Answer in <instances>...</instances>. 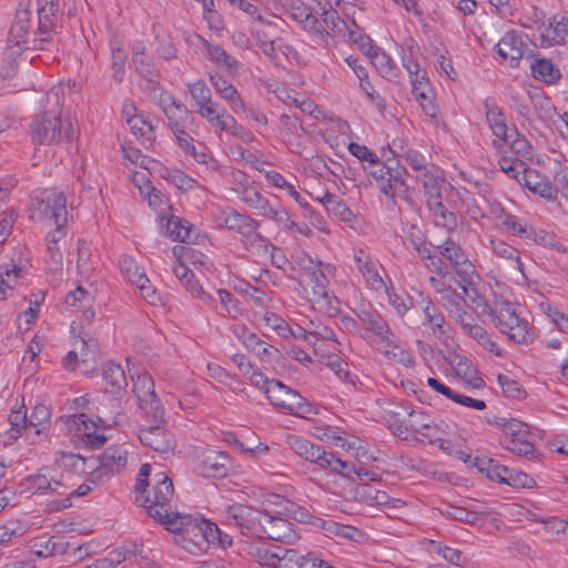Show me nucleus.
I'll return each instance as SVG.
<instances>
[{
    "mask_svg": "<svg viewBox=\"0 0 568 568\" xmlns=\"http://www.w3.org/2000/svg\"><path fill=\"white\" fill-rule=\"evenodd\" d=\"M152 480L150 490L146 489L144 494L136 495V503L145 508L150 517L164 525L170 531L189 532L193 530L196 525L191 516L172 510L170 503L174 495V488L168 475L162 471L156 473Z\"/></svg>",
    "mask_w": 568,
    "mask_h": 568,
    "instance_id": "nucleus-1",
    "label": "nucleus"
},
{
    "mask_svg": "<svg viewBox=\"0 0 568 568\" xmlns=\"http://www.w3.org/2000/svg\"><path fill=\"white\" fill-rule=\"evenodd\" d=\"M308 266L303 267L300 280L306 300L318 312L327 316L336 315L339 311V301L327 288L329 282L321 267V262L314 264L308 258Z\"/></svg>",
    "mask_w": 568,
    "mask_h": 568,
    "instance_id": "nucleus-2",
    "label": "nucleus"
},
{
    "mask_svg": "<svg viewBox=\"0 0 568 568\" xmlns=\"http://www.w3.org/2000/svg\"><path fill=\"white\" fill-rule=\"evenodd\" d=\"M31 136L38 144L51 145L72 142L77 131L70 116H62L61 111L50 110L34 118Z\"/></svg>",
    "mask_w": 568,
    "mask_h": 568,
    "instance_id": "nucleus-3",
    "label": "nucleus"
},
{
    "mask_svg": "<svg viewBox=\"0 0 568 568\" xmlns=\"http://www.w3.org/2000/svg\"><path fill=\"white\" fill-rule=\"evenodd\" d=\"M371 174L375 179L379 191L388 197L392 204L396 203V196L412 203L410 187L405 180L407 170L404 166L398 163H395V166L382 163Z\"/></svg>",
    "mask_w": 568,
    "mask_h": 568,
    "instance_id": "nucleus-4",
    "label": "nucleus"
},
{
    "mask_svg": "<svg viewBox=\"0 0 568 568\" xmlns=\"http://www.w3.org/2000/svg\"><path fill=\"white\" fill-rule=\"evenodd\" d=\"M494 323L500 333L508 335L509 339L515 343L529 344L536 338L535 328L527 321L520 318L508 302L499 303Z\"/></svg>",
    "mask_w": 568,
    "mask_h": 568,
    "instance_id": "nucleus-5",
    "label": "nucleus"
},
{
    "mask_svg": "<svg viewBox=\"0 0 568 568\" xmlns=\"http://www.w3.org/2000/svg\"><path fill=\"white\" fill-rule=\"evenodd\" d=\"M129 446L116 444L108 446L98 457L99 465L89 474L92 484H102L114 475L125 470L129 457Z\"/></svg>",
    "mask_w": 568,
    "mask_h": 568,
    "instance_id": "nucleus-6",
    "label": "nucleus"
},
{
    "mask_svg": "<svg viewBox=\"0 0 568 568\" xmlns=\"http://www.w3.org/2000/svg\"><path fill=\"white\" fill-rule=\"evenodd\" d=\"M67 200L63 192L47 189L37 197L32 219L53 223L59 229L67 223Z\"/></svg>",
    "mask_w": 568,
    "mask_h": 568,
    "instance_id": "nucleus-7",
    "label": "nucleus"
},
{
    "mask_svg": "<svg viewBox=\"0 0 568 568\" xmlns=\"http://www.w3.org/2000/svg\"><path fill=\"white\" fill-rule=\"evenodd\" d=\"M219 223L222 227L240 233L246 248L266 247V240L257 232L260 223L250 216L225 210L219 215Z\"/></svg>",
    "mask_w": 568,
    "mask_h": 568,
    "instance_id": "nucleus-8",
    "label": "nucleus"
},
{
    "mask_svg": "<svg viewBox=\"0 0 568 568\" xmlns=\"http://www.w3.org/2000/svg\"><path fill=\"white\" fill-rule=\"evenodd\" d=\"M265 513L243 504L229 505L225 508V521L242 535L257 538Z\"/></svg>",
    "mask_w": 568,
    "mask_h": 568,
    "instance_id": "nucleus-9",
    "label": "nucleus"
},
{
    "mask_svg": "<svg viewBox=\"0 0 568 568\" xmlns=\"http://www.w3.org/2000/svg\"><path fill=\"white\" fill-rule=\"evenodd\" d=\"M266 396L274 406L286 409L296 416L305 417L313 413V406L306 398L277 379H273L266 388Z\"/></svg>",
    "mask_w": 568,
    "mask_h": 568,
    "instance_id": "nucleus-10",
    "label": "nucleus"
},
{
    "mask_svg": "<svg viewBox=\"0 0 568 568\" xmlns=\"http://www.w3.org/2000/svg\"><path fill=\"white\" fill-rule=\"evenodd\" d=\"M133 392L135 394L140 409L145 417H153L155 422L164 416V408L154 390V381L148 373L139 374L132 377Z\"/></svg>",
    "mask_w": 568,
    "mask_h": 568,
    "instance_id": "nucleus-11",
    "label": "nucleus"
},
{
    "mask_svg": "<svg viewBox=\"0 0 568 568\" xmlns=\"http://www.w3.org/2000/svg\"><path fill=\"white\" fill-rule=\"evenodd\" d=\"M29 3L30 0H27L26 3L22 0L20 1L16 18L9 29L7 50L11 57L21 54L28 48L31 22V12L28 9Z\"/></svg>",
    "mask_w": 568,
    "mask_h": 568,
    "instance_id": "nucleus-12",
    "label": "nucleus"
},
{
    "mask_svg": "<svg viewBox=\"0 0 568 568\" xmlns=\"http://www.w3.org/2000/svg\"><path fill=\"white\" fill-rule=\"evenodd\" d=\"M439 253L447 260L464 283H471L475 278H478L474 264L465 254L464 250L453 239L447 237L445 242L438 245Z\"/></svg>",
    "mask_w": 568,
    "mask_h": 568,
    "instance_id": "nucleus-13",
    "label": "nucleus"
},
{
    "mask_svg": "<svg viewBox=\"0 0 568 568\" xmlns=\"http://www.w3.org/2000/svg\"><path fill=\"white\" fill-rule=\"evenodd\" d=\"M505 435L501 445L513 454L531 459L535 457V446L528 440V425L514 420L504 423Z\"/></svg>",
    "mask_w": 568,
    "mask_h": 568,
    "instance_id": "nucleus-14",
    "label": "nucleus"
},
{
    "mask_svg": "<svg viewBox=\"0 0 568 568\" xmlns=\"http://www.w3.org/2000/svg\"><path fill=\"white\" fill-rule=\"evenodd\" d=\"M150 425L141 426L138 437L140 442L158 453H169L175 447V438L162 424L164 418L155 422L153 417H148Z\"/></svg>",
    "mask_w": 568,
    "mask_h": 568,
    "instance_id": "nucleus-15",
    "label": "nucleus"
},
{
    "mask_svg": "<svg viewBox=\"0 0 568 568\" xmlns=\"http://www.w3.org/2000/svg\"><path fill=\"white\" fill-rule=\"evenodd\" d=\"M284 510L290 514L296 521L310 524L314 527L321 528L328 535L352 538V532L354 530L352 527L341 525L333 520H324L311 514L306 508L292 501L285 500Z\"/></svg>",
    "mask_w": 568,
    "mask_h": 568,
    "instance_id": "nucleus-16",
    "label": "nucleus"
},
{
    "mask_svg": "<svg viewBox=\"0 0 568 568\" xmlns=\"http://www.w3.org/2000/svg\"><path fill=\"white\" fill-rule=\"evenodd\" d=\"M37 10L39 16V26L33 43L36 48L43 49V44L51 41L55 33L59 0H37Z\"/></svg>",
    "mask_w": 568,
    "mask_h": 568,
    "instance_id": "nucleus-17",
    "label": "nucleus"
},
{
    "mask_svg": "<svg viewBox=\"0 0 568 568\" xmlns=\"http://www.w3.org/2000/svg\"><path fill=\"white\" fill-rule=\"evenodd\" d=\"M119 265L122 274L140 291L141 296L149 304H156L159 296L150 284V280L145 275L144 270L129 255L121 256Z\"/></svg>",
    "mask_w": 568,
    "mask_h": 568,
    "instance_id": "nucleus-18",
    "label": "nucleus"
},
{
    "mask_svg": "<svg viewBox=\"0 0 568 568\" xmlns=\"http://www.w3.org/2000/svg\"><path fill=\"white\" fill-rule=\"evenodd\" d=\"M241 200L251 209L258 211V214L264 217L274 220L278 223L290 222L288 213L282 207L274 206L268 199H266L254 186H244Z\"/></svg>",
    "mask_w": 568,
    "mask_h": 568,
    "instance_id": "nucleus-19",
    "label": "nucleus"
},
{
    "mask_svg": "<svg viewBox=\"0 0 568 568\" xmlns=\"http://www.w3.org/2000/svg\"><path fill=\"white\" fill-rule=\"evenodd\" d=\"M484 108L487 123L496 138L493 143L496 149L501 150L505 142H509V138L516 135L517 131L508 128L506 115L497 104L485 101Z\"/></svg>",
    "mask_w": 568,
    "mask_h": 568,
    "instance_id": "nucleus-20",
    "label": "nucleus"
},
{
    "mask_svg": "<svg viewBox=\"0 0 568 568\" xmlns=\"http://www.w3.org/2000/svg\"><path fill=\"white\" fill-rule=\"evenodd\" d=\"M258 539H271L283 544H292L296 539L293 525L284 518L272 516L265 513V520L262 521Z\"/></svg>",
    "mask_w": 568,
    "mask_h": 568,
    "instance_id": "nucleus-21",
    "label": "nucleus"
},
{
    "mask_svg": "<svg viewBox=\"0 0 568 568\" xmlns=\"http://www.w3.org/2000/svg\"><path fill=\"white\" fill-rule=\"evenodd\" d=\"M355 314L366 332L373 333L379 342H389L393 336L388 323L372 306H361Z\"/></svg>",
    "mask_w": 568,
    "mask_h": 568,
    "instance_id": "nucleus-22",
    "label": "nucleus"
},
{
    "mask_svg": "<svg viewBox=\"0 0 568 568\" xmlns=\"http://www.w3.org/2000/svg\"><path fill=\"white\" fill-rule=\"evenodd\" d=\"M197 470L204 477L223 478L230 470V457L223 452L207 449L199 456Z\"/></svg>",
    "mask_w": 568,
    "mask_h": 568,
    "instance_id": "nucleus-23",
    "label": "nucleus"
},
{
    "mask_svg": "<svg viewBox=\"0 0 568 568\" xmlns=\"http://www.w3.org/2000/svg\"><path fill=\"white\" fill-rule=\"evenodd\" d=\"M77 426L82 443L91 448L97 449L106 443V436L100 426L87 417L85 414H77L70 417Z\"/></svg>",
    "mask_w": 568,
    "mask_h": 568,
    "instance_id": "nucleus-24",
    "label": "nucleus"
},
{
    "mask_svg": "<svg viewBox=\"0 0 568 568\" xmlns=\"http://www.w3.org/2000/svg\"><path fill=\"white\" fill-rule=\"evenodd\" d=\"M142 552L143 549L136 544L125 545L110 551L109 555L100 561V565L102 568H114L131 557H138L139 568H159L156 564L150 561Z\"/></svg>",
    "mask_w": 568,
    "mask_h": 568,
    "instance_id": "nucleus-25",
    "label": "nucleus"
},
{
    "mask_svg": "<svg viewBox=\"0 0 568 568\" xmlns=\"http://www.w3.org/2000/svg\"><path fill=\"white\" fill-rule=\"evenodd\" d=\"M287 445L297 456L306 462L316 464L323 469L328 453L322 446L296 435L287 437Z\"/></svg>",
    "mask_w": 568,
    "mask_h": 568,
    "instance_id": "nucleus-26",
    "label": "nucleus"
},
{
    "mask_svg": "<svg viewBox=\"0 0 568 568\" xmlns=\"http://www.w3.org/2000/svg\"><path fill=\"white\" fill-rule=\"evenodd\" d=\"M471 283L458 282L460 292L455 291L458 297H462L465 304L470 307L478 316L488 315L494 321L495 312L499 307V303L494 307L488 305L484 296H481L471 285Z\"/></svg>",
    "mask_w": 568,
    "mask_h": 568,
    "instance_id": "nucleus-27",
    "label": "nucleus"
},
{
    "mask_svg": "<svg viewBox=\"0 0 568 568\" xmlns=\"http://www.w3.org/2000/svg\"><path fill=\"white\" fill-rule=\"evenodd\" d=\"M520 174L521 176L518 178V183L548 201L556 200V186H552L549 179L540 175L537 170L527 168V170H524Z\"/></svg>",
    "mask_w": 568,
    "mask_h": 568,
    "instance_id": "nucleus-28",
    "label": "nucleus"
},
{
    "mask_svg": "<svg viewBox=\"0 0 568 568\" xmlns=\"http://www.w3.org/2000/svg\"><path fill=\"white\" fill-rule=\"evenodd\" d=\"M210 82L219 97L229 103L230 109L234 113H237L239 111H246L245 103L236 88L222 75L217 73L211 74Z\"/></svg>",
    "mask_w": 568,
    "mask_h": 568,
    "instance_id": "nucleus-29",
    "label": "nucleus"
},
{
    "mask_svg": "<svg viewBox=\"0 0 568 568\" xmlns=\"http://www.w3.org/2000/svg\"><path fill=\"white\" fill-rule=\"evenodd\" d=\"M419 304L425 318L424 325H427L430 328L435 337L439 339L446 337L448 335L449 327L438 307L428 296L422 298Z\"/></svg>",
    "mask_w": 568,
    "mask_h": 568,
    "instance_id": "nucleus-30",
    "label": "nucleus"
},
{
    "mask_svg": "<svg viewBox=\"0 0 568 568\" xmlns=\"http://www.w3.org/2000/svg\"><path fill=\"white\" fill-rule=\"evenodd\" d=\"M525 43L521 37L511 31L507 32L497 43V53L504 59L509 60L510 67H517L524 55Z\"/></svg>",
    "mask_w": 568,
    "mask_h": 568,
    "instance_id": "nucleus-31",
    "label": "nucleus"
},
{
    "mask_svg": "<svg viewBox=\"0 0 568 568\" xmlns=\"http://www.w3.org/2000/svg\"><path fill=\"white\" fill-rule=\"evenodd\" d=\"M416 179L420 181L423 185L427 206L443 200L442 187L445 180L437 168L424 172L423 174H416Z\"/></svg>",
    "mask_w": 568,
    "mask_h": 568,
    "instance_id": "nucleus-32",
    "label": "nucleus"
},
{
    "mask_svg": "<svg viewBox=\"0 0 568 568\" xmlns=\"http://www.w3.org/2000/svg\"><path fill=\"white\" fill-rule=\"evenodd\" d=\"M539 38L540 45L545 48L566 43L568 41V18L557 19L554 17Z\"/></svg>",
    "mask_w": 568,
    "mask_h": 568,
    "instance_id": "nucleus-33",
    "label": "nucleus"
},
{
    "mask_svg": "<svg viewBox=\"0 0 568 568\" xmlns=\"http://www.w3.org/2000/svg\"><path fill=\"white\" fill-rule=\"evenodd\" d=\"M354 261L356 268L362 273L371 287L379 290L384 286V281L378 274L377 266L369 254H367L363 248H357L354 251Z\"/></svg>",
    "mask_w": 568,
    "mask_h": 568,
    "instance_id": "nucleus-34",
    "label": "nucleus"
},
{
    "mask_svg": "<svg viewBox=\"0 0 568 568\" xmlns=\"http://www.w3.org/2000/svg\"><path fill=\"white\" fill-rule=\"evenodd\" d=\"M242 343L246 349L254 353L262 362L272 363L280 357V351L262 341L255 333H243Z\"/></svg>",
    "mask_w": 568,
    "mask_h": 568,
    "instance_id": "nucleus-35",
    "label": "nucleus"
},
{
    "mask_svg": "<svg viewBox=\"0 0 568 568\" xmlns=\"http://www.w3.org/2000/svg\"><path fill=\"white\" fill-rule=\"evenodd\" d=\"M201 42L206 50L209 60L212 63L222 67L229 74L237 73L239 62L234 57L229 54L222 47L213 44L203 38H201Z\"/></svg>",
    "mask_w": 568,
    "mask_h": 568,
    "instance_id": "nucleus-36",
    "label": "nucleus"
},
{
    "mask_svg": "<svg viewBox=\"0 0 568 568\" xmlns=\"http://www.w3.org/2000/svg\"><path fill=\"white\" fill-rule=\"evenodd\" d=\"M293 550L281 546L257 547L254 551L255 559L261 566L277 568Z\"/></svg>",
    "mask_w": 568,
    "mask_h": 568,
    "instance_id": "nucleus-37",
    "label": "nucleus"
},
{
    "mask_svg": "<svg viewBox=\"0 0 568 568\" xmlns=\"http://www.w3.org/2000/svg\"><path fill=\"white\" fill-rule=\"evenodd\" d=\"M317 201L326 209V211L344 222L352 220V211L346 203L336 194L325 191L323 196H318Z\"/></svg>",
    "mask_w": 568,
    "mask_h": 568,
    "instance_id": "nucleus-38",
    "label": "nucleus"
},
{
    "mask_svg": "<svg viewBox=\"0 0 568 568\" xmlns=\"http://www.w3.org/2000/svg\"><path fill=\"white\" fill-rule=\"evenodd\" d=\"M376 344L378 351L384 356L394 359L395 362H398L405 366H410L413 364L414 361L412 355L397 344L394 333L389 342H379L378 338H376Z\"/></svg>",
    "mask_w": 568,
    "mask_h": 568,
    "instance_id": "nucleus-39",
    "label": "nucleus"
},
{
    "mask_svg": "<svg viewBox=\"0 0 568 568\" xmlns=\"http://www.w3.org/2000/svg\"><path fill=\"white\" fill-rule=\"evenodd\" d=\"M474 466L478 468L480 473L486 474V476L498 483L505 484L504 479H507L509 468L503 465H499L495 459L488 458L486 456L476 457L474 460Z\"/></svg>",
    "mask_w": 568,
    "mask_h": 568,
    "instance_id": "nucleus-40",
    "label": "nucleus"
},
{
    "mask_svg": "<svg viewBox=\"0 0 568 568\" xmlns=\"http://www.w3.org/2000/svg\"><path fill=\"white\" fill-rule=\"evenodd\" d=\"M531 73L536 80L547 84L555 83L560 78L559 69L549 60L539 59L531 64Z\"/></svg>",
    "mask_w": 568,
    "mask_h": 568,
    "instance_id": "nucleus-41",
    "label": "nucleus"
},
{
    "mask_svg": "<svg viewBox=\"0 0 568 568\" xmlns=\"http://www.w3.org/2000/svg\"><path fill=\"white\" fill-rule=\"evenodd\" d=\"M102 376L111 393H116L126 385L125 373L119 364L112 362L105 364Z\"/></svg>",
    "mask_w": 568,
    "mask_h": 568,
    "instance_id": "nucleus-42",
    "label": "nucleus"
},
{
    "mask_svg": "<svg viewBox=\"0 0 568 568\" xmlns=\"http://www.w3.org/2000/svg\"><path fill=\"white\" fill-rule=\"evenodd\" d=\"M213 129L221 132H225L235 138L244 139L245 131L241 124L237 123L236 119L229 114L225 109H222V113L219 118L210 124Z\"/></svg>",
    "mask_w": 568,
    "mask_h": 568,
    "instance_id": "nucleus-43",
    "label": "nucleus"
},
{
    "mask_svg": "<svg viewBox=\"0 0 568 568\" xmlns=\"http://www.w3.org/2000/svg\"><path fill=\"white\" fill-rule=\"evenodd\" d=\"M427 207L430 211L437 226L444 227L448 231L456 229L457 217L453 212L445 207L443 200L436 202L435 204L428 205Z\"/></svg>",
    "mask_w": 568,
    "mask_h": 568,
    "instance_id": "nucleus-44",
    "label": "nucleus"
},
{
    "mask_svg": "<svg viewBox=\"0 0 568 568\" xmlns=\"http://www.w3.org/2000/svg\"><path fill=\"white\" fill-rule=\"evenodd\" d=\"M186 88L196 110L213 102L211 89L203 80H196L187 83Z\"/></svg>",
    "mask_w": 568,
    "mask_h": 568,
    "instance_id": "nucleus-45",
    "label": "nucleus"
},
{
    "mask_svg": "<svg viewBox=\"0 0 568 568\" xmlns=\"http://www.w3.org/2000/svg\"><path fill=\"white\" fill-rule=\"evenodd\" d=\"M181 284L193 297L201 300L207 307L216 308L217 300L211 293H207L199 284V281L194 278V274L191 273Z\"/></svg>",
    "mask_w": 568,
    "mask_h": 568,
    "instance_id": "nucleus-46",
    "label": "nucleus"
},
{
    "mask_svg": "<svg viewBox=\"0 0 568 568\" xmlns=\"http://www.w3.org/2000/svg\"><path fill=\"white\" fill-rule=\"evenodd\" d=\"M134 135L142 138V144H152L155 140L154 128L143 115L129 120L128 124Z\"/></svg>",
    "mask_w": 568,
    "mask_h": 568,
    "instance_id": "nucleus-47",
    "label": "nucleus"
},
{
    "mask_svg": "<svg viewBox=\"0 0 568 568\" xmlns=\"http://www.w3.org/2000/svg\"><path fill=\"white\" fill-rule=\"evenodd\" d=\"M90 300V294L88 291L83 290L82 287L78 286L73 292H70L65 296V304L73 308H83V315L88 322H90L94 317V312L87 307V302Z\"/></svg>",
    "mask_w": 568,
    "mask_h": 568,
    "instance_id": "nucleus-48",
    "label": "nucleus"
},
{
    "mask_svg": "<svg viewBox=\"0 0 568 568\" xmlns=\"http://www.w3.org/2000/svg\"><path fill=\"white\" fill-rule=\"evenodd\" d=\"M371 61L376 70L386 79L393 80L395 74V63L389 55L379 49H375L371 54Z\"/></svg>",
    "mask_w": 568,
    "mask_h": 568,
    "instance_id": "nucleus-49",
    "label": "nucleus"
},
{
    "mask_svg": "<svg viewBox=\"0 0 568 568\" xmlns=\"http://www.w3.org/2000/svg\"><path fill=\"white\" fill-rule=\"evenodd\" d=\"M132 62L135 70L149 81V88L155 90L159 87V82L152 79L153 75L158 77V74L152 67L151 59L145 54L135 52V54L132 55Z\"/></svg>",
    "mask_w": 568,
    "mask_h": 568,
    "instance_id": "nucleus-50",
    "label": "nucleus"
},
{
    "mask_svg": "<svg viewBox=\"0 0 568 568\" xmlns=\"http://www.w3.org/2000/svg\"><path fill=\"white\" fill-rule=\"evenodd\" d=\"M318 14L321 16L326 27L329 28L334 33L345 38L347 33L351 31V28L344 20L339 18L338 12L335 10V8H332L331 10L327 11L318 12Z\"/></svg>",
    "mask_w": 568,
    "mask_h": 568,
    "instance_id": "nucleus-51",
    "label": "nucleus"
},
{
    "mask_svg": "<svg viewBox=\"0 0 568 568\" xmlns=\"http://www.w3.org/2000/svg\"><path fill=\"white\" fill-rule=\"evenodd\" d=\"M491 248L494 253L505 260H509L515 263V266L518 271L523 272V263L519 257V252L517 248L511 245L500 241V240H491L490 241Z\"/></svg>",
    "mask_w": 568,
    "mask_h": 568,
    "instance_id": "nucleus-52",
    "label": "nucleus"
},
{
    "mask_svg": "<svg viewBox=\"0 0 568 568\" xmlns=\"http://www.w3.org/2000/svg\"><path fill=\"white\" fill-rule=\"evenodd\" d=\"M466 335L477 341L489 353H493L496 356H501V349L499 346L489 337L487 331L480 325L476 324L474 327H469V332Z\"/></svg>",
    "mask_w": 568,
    "mask_h": 568,
    "instance_id": "nucleus-53",
    "label": "nucleus"
},
{
    "mask_svg": "<svg viewBox=\"0 0 568 568\" xmlns=\"http://www.w3.org/2000/svg\"><path fill=\"white\" fill-rule=\"evenodd\" d=\"M400 158L416 172L423 174L435 169V165H428L426 158L417 150L409 149L405 151Z\"/></svg>",
    "mask_w": 568,
    "mask_h": 568,
    "instance_id": "nucleus-54",
    "label": "nucleus"
},
{
    "mask_svg": "<svg viewBox=\"0 0 568 568\" xmlns=\"http://www.w3.org/2000/svg\"><path fill=\"white\" fill-rule=\"evenodd\" d=\"M323 469H329L343 477L351 478L355 471V466L352 463L337 458L334 453H328Z\"/></svg>",
    "mask_w": 568,
    "mask_h": 568,
    "instance_id": "nucleus-55",
    "label": "nucleus"
},
{
    "mask_svg": "<svg viewBox=\"0 0 568 568\" xmlns=\"http://www.w3.org/2000/svg\"><path fill=\"white\" fill-rule=\"evenodd\" d=\"M166 230L170 236L174 241L187 242L191 241L192 230L186 222H183L181 219L172 217L168 221Z\"/></svg>",
    "mask_w": 568,
    "mask_h": 568,
    "instance_id": "nucleus-56",
    "label": "nucleus"
},
{
    "mask_svg": "<svg viewBox=\"0 0 568 568\" xmlns=\"http://www.w3.org/2000/svg\"><path fill=\"white\" fill-rule=\"evenodd\" d=\"M497 381L505 396L514 399H521L526 396V392L520 383L513 379L511 377L499 374L497 376Z\"/></svg>",
    "mask_w": 568,
    "mask_h": 568,
    "instance_id": "nucleus-57",
    "label": "nucleus"
},
{
    "mask_svg": "<svg viewBox=\"0 0 568 568\" xmlns=\"http://www.w3.org/2000/svg\"><path fill=\"white\" fill-rule=\"evenodd\" d=\"M21 273L22 268L16 264H12L11 268L4 266V270L0 273V300L6 298V288H13Z\"/></svg>",
    "mask_w": 568,
    "mask_h": 568,
    "instance_id": "nucleus-58",
    "label": "nucleus"
},
{
    "mask_svg": "<svg viewBox=\"0 0 568 568\" xmlns=\"http://www.w3.org/2000/svg\"><path fill=\"white\" fill-rule=\"evenodd\" d=\"M300 23L304 30L314 32L325 44H328L331 39L329 32L323 28L322 23L312 12L304 14V18L300 19Z\"/></svg>",
    "mask_w": 568,
    "mask_h": 568,
    "instance_id": "nucleus-59",
    "label": "nucleus"
},
{
    "mask_svg": "<svg viewBox=\"0 0 568 568\" xmlns=\"http://www.w3.org/2000/svg\"><path fill=\"white\" fill-rule=\"evenodd\" d=\"M57 551V542L49 538L47 540L42 538H36L31 546L30 552L31 555L38 558H48L54 555Z\"/></svg>",
    "mask_w": 568,
    "mask_h": 568,
    "instance_id": "nucleus-60",
    "label": "nucleus"
},
{
    "mask_svg": "<svg viewBox=\"0 0 568 568\" xmlns=\"http://www.w3.org/2000/svg\"><path fill=\"white\" fill-rule=\"evenodd\" d=\"M443 515H445L447 518L467 523V524H475L477 520V515L473 511L467 510L466 508L447 505L443 510Z\"/></svg>",
    "mask_w": 568,
    "mask_h": 568,
    "instance_id": "nucleus-61",
    "label": "nucleus"
},
{
    "mask_svg": "<svg viewBox=\"0 0 568 568\" xmlns=\"http://www.w3.org/2000/svg\"><path fill=\"white\" fill-rule=\"evenodd\" d=\"M503 225L510 231L514 235H518L520 237H530L532 235L531 229H527L523 225L515 215L509 213H504L501 215Z\"/></svg>",
    "mask_w": 568,
    "mask_h": 568,
    "instance_id": "nucleus-62",
    "label": "nucleus"
},
{
    "mask_svg": "<svg viewBox=\"0 0 568 568\" xmlns=\"http://www.w3.org/2000/svg\"><path fill=\"white\" fill-rule=\"evenodd\" d=\"M531 232L532 235L529 239H532L536 243L545 247L554 248L558 252H566L564 244L560 243L552 234H549L542 230L536 231L532 229Z\"/></svg>",
    "mask_w": 568,
    "mask_h": 568,
    "instance_id": "nucleus-63",
    "label": "nucleus"
},
{
    "mask_svg": "<svg viewBox=\"0 0 568 568\" xmlns=\"http://www.w3.org/2000/svg\"><path fill=\"white\" fill-rule=\"evenodd\" d=\"M164 114L168 119L169 128L172 129L175 126V123L176 124L186 123V121L190 116V111L186 109V106L182 102H180L175 106H173L169 110H165Z\"/></svg>",
    "mask_w": 568,
    "mask_h": 568,
    "instance_id": "nucleus-64",
    "label": "nucleus"
}]
</instances>
